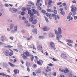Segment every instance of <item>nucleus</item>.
I'll list each match as a JSON object with an SVG mask.
<instances>
[{"mask_svg": "<svg viewBox=\"0 0 77 77\" xmlns=\"http://www.w3.org/2000/svg\"><path fill=\"white\" fill-rule=\"evenodd\" d=\"M58 31L56 29L54 30L55 34L57 35V39L58 41V42L63 44V42L60 41L61 39V38L62 37V35H61V34H62V29H61V28L60 27H59L58 28Z\"/></svg>", "mask_w": 77, "mask_h": 77, "instance_id": "1", "label": "nucleus"}, {"mask_svg": "<svg viewBox=\"0 0 77 77\" xmlns=\"http://www.w3.org/2000/svg\"><path fill=\"white\" fill-rule=\"evenodd\" d=\"M50 44L52 48L53 49V50H56V48H55V45L54 42H50Z\"/></svg>", "mask_w": 77, "mask_h": 77, "instance_id": "2", "label": "nucleus"}, {"mask_svg": "<svg viewBox=\"0 0 77 77\" xmlns=\"http://www.w3.org/2000/svg\"><path fill=\"white\" fill-rule=\"evenodd\" d=\"M61 57L63 59H66L67 58V56L64 53H62L61 55Z\"/></svg>", "mask_w": 77, "mask_h": 77, "instance_id": "3", "label": "nucleus"}, {"mask_svg": "<svg viewBox=\"0 0 77 77\" xmlns=\"http://www.w3.org/2000/svg\"><path fill=\"white\" fill-rule=\"evenodd\" d=\"M3 65L5 68L7 69L8 68V64L6 63H4L3 64Z\"/></svg>", "mask_w": 77, "mask_h": 77, "instance_id": "4", "label": "nucleus"}, {"mask_svg": "<svg viewBox=\"0 0 77 77\" xmlns=\"http://www.w3.org/2000/svg\"><path fill=\"white\" fill-rule=\"evenodd\" d=\"M43 62L42 60H39V61H37V63L38 65H42V64H41V63H43Z\"/></svg>", "mask_w": 77, "mask_h": 77, "instance_id": "5", "label": "nucleus"}, {"mask_svg": "<svg viewBox=\"0 0 77 77\" xmlns=\"http://www.w3.org/2000/svg\"><path fill=\"white\" fill-rule=\"evenodd\" d=\"M9 53H10V52L8 50H7L5 51V55L6 56H9Z\"/></svg>", "mask_w": 77, "mask_h": 77, "instance_id": "6", "label": "nucleus"}, {"mask_svg": "<svg viewBox=\"0 0 77 77\" xmlns=\"http://www.w3.org/2000/svg\"><path fill=\"white\" fill-rule=\"evenodd\" d=\"M37 23H38V20L35 19L33 20V21H32V24L34 25L36 24Z\"/></svg>", "mask_w": 77, "mask_h": 77, "instance_id": "7", "label": "nucleus"}, {"mask_svg": "<svg viewBox=\"0 0 77 77\" xmlns=\"http://www.w3.org/2000/svg\"><path fill=\"white\" fill-rule=\"evenodd\" d=\"M32 11L33 14H36V13L37 12H38V10H35V9H32Z\"/></svg>", "mask_w": 77, "mask_h": 77, "instance_id": "8", "label": "nucleus"}, {"mask_svg": "<svg viewBox=\"0 0 77 77\" xmlns=\"http://www.w3.org/2000/svg\"><path fill=\"white\" fill-rule=\"evenodd\" d=\"M14 27V24L13 23H11L10 25V29L11 30L13 29Z\"/></svg>", "mask_w": 77, "mask_h": 77, "instance_id": "9", "label": "nucleus"}, {"mask_svg": "<svg viewBox=\"0 0 77 77\" xmlns=\"http://www.w3.org/2000/svg\"><path fill=\"white\" fill-rule=\"evenodd\" d=\"M17 32V31L15 29H13L11 31V34H13L14 33H16Z\"/></svg>", "mask_w": 77, "mask_h": 77, "instance_id": "10", "label": "nucleus"}, {"mask_svg": "<svg viewBox=\"0 0 77 77\" xmlns=\"http://www.w3.org/2000/svg\"><path fill=\"white\" fill-rule=\"evenodd\" d=\"M49 68H50V67L47 66V69L46 70V72H49V71H51V70Z\"/></svg>", "mask_w": 77, "mask_h": 77, "instance_id": "11", "label": "nucleus"}, {"mask_svg": "<svg viewBox=\"0 0 77 77\" xmlns=\"http://www.w3.org/2000/svg\"><path fill=\"white\" fill-rule=\"evenodd\" d=\"M25 53H26L25 54L26 56H27V57L29 56H31V55H30V54H29V52L28 51H26Z\"/></svg>", "mask_w": 77, "mask_h": 77, "instance_id": "12", "label": "nucleus"}, {"mask_svg": "<svg viewBox=\"0 0 77 77\" xmlns=\"http://www.w3.org/2000/svg\"><path fill=\"white\" fill-rule=\"evenodd\" d=\"M37 48L38 50L40 51V50H42V47L40 45Z\"/></svg>", "mask_w": 77, "mask_h": 77, "instance_id": "13", "label": "nucleus"}, {"mask_svg": "<svg viewBox=\"0 0 77 77\" xmlns=\"http://www.w3.org/2000/svg\"><path fill=\"white\" fill-rule=\"evenodd\" d=\"M56 16L55 14H52V17L54 20H56Z\"/></svg>", "mask_w": 77, "mask_h": 77, "instance_id": "14", "label": "nucleus"}, {"mask_svg": "<svg viewBox=\"0 0 77 77\" xmlns=\"http://www.w3.org/2000/svg\"><path fill=\"white\" fill-rule=\"evenodd\" d=\"M34 19V18L33 17H30V18L29 19V21L30 22V23H31V22H33V19Z\"/></svg>", "mask_w": 77, "mask_h": 77, "instance_id": "15", "label": "nucleus"}, {"mask_svg": "<svg viewBox=\"0 0 77 77\" xmlns=\"http://www.w3.org/2000/svg\"><path fill=\"white\" fill-rule=\"evenodd\" d=\"M8 64L10 65L11 66H12V67H15V65L14 64H13L11 63L10 62H8Z\"/></svg>", "mask_w": 77, "mask_h": 77, "instance_id": "16", "label": "nucleus"}, {"mask_svg": "<svg viewBox=\"0 0 77 77\" xmlns=\"http://www.w3.org/2000/svg\"><path fill=\"white\" fill-rule=\"evenodd\" d=\"M38 38L39 39H45V37L43 36H39Z\"/></svg>", "mask_w": 77, "mask_h": 77, "instance_id": "17", "label": "nucleus"}, {"mask_svg": "<svg viewBox=\"0 0 77 77\" xmlns=\"http://www.w3.org/2000/svg\"><path fill=\"white\" fill-rule=\"evenodd\" d=\"M26 66H27V67L30 66V63H29L28 62L26 61Z\"/></svg>", "mask_w": 77, "mask_h": 77, "instance_id": "18", "label": "nucleus"}, {"mask_svg": "<svg viewBox=\"0 0 77 77\" xmlns=\"http://www.w3.org/2000/svg\"><path fill=\"white\" fill-rule=\"evenodd\" d=\"M33 32L36 34H37V29H34L33 30Z\"/></svg>", "mask_w": 77, "mask_h": 77, "instance_id": "19", "label": "nucleus"}, {"mask_svg": "<svg viewBox=\"0 0 77 77\" xmlns=\"http://www.w3.org/2000/svg\"><path fill=\"white\" fill-rule=\"evenodd\" d=\"M49 36L50 37H53L54 36V35L53 33H49Z\"/></svg>", "mask_w": 77, "mask_h": 77, "instance_id": "20", "label": "nucleus"}, {"mask_svg": "<svg viewBox=\"0 0 77 77\" xmlns=\"http://www.w3.org/2000/svg\"><path fill=\"white\" fill-rule=\"evenodd\" d=\"M47 11L48 12H53V11L51 9H47Z\"/></svg>", "mask_w": 77, "mask_h": 77, "instance_id": "21", "label": "nucleus"}, {"mask_svg": "<svg viewBox=\"0 0 77 77\" xmlns=\"http://www.w3.org/2000/svg\"><path fill=\"white\" fill-rule=\"evenodd\" d=\"M1 40L2 42H4L5 41V38L3 36H2L1 38Z\"/></svg>", "mask_w": 77, "mask_h": 77, "instance_id": "22", "label": "nucleus"}, {"mask_svg": "<svg viewBox=\"0 0 77 77\" xmlns=\"http://www.w3.org/2000/svg\"><path fill=\"white\" fill-rule=\"evenodd\" d=\"M63 72L64 73H67V72H69V70L68 69L66 70L63 69Z\"/></svg>", "mask_w": 77, "mask_h": 77, "instance_id": "23", "label": "nucleus"}, {"mask_svg": "<svg viewBox=\"0 0 77 77\" xmlns=\"http://www.w3.org/2000/svg\"><path fill=\"white\" fill-rule=\"evenodd\" d=\"M33 59H34V56L33 55H32L31 56V61H33Z\"/></svg>", "mask_w": 77, "mask_h": 77, "instance_id": "24", "label": "nucleus"}, {"mask_svg": "<svg viewBox=\"0 0 77 77\" xmlns=\"http://www.w3.org/2000/svg\"><path fill=\"white\" fill-rule=\"evenodd\" d=\"M30 17H33V15H34V13L33 12H32L31 13L29 14Z\"/></svg>", "mask_w": 77, "mask_h": 77, "instance_id": "25", "label": "nucleus"}, {"mask_svg": "<svg viewBox=\"0 0 77 77\" xmlns=\"http://www.w3.org/2000/svg\"><path fill=\"white\" fill-rule=\"evenodd\" d=\"M56 20L57 19H59L60 20V16H59V15H56Z\"/></svg>", "mask_w": 77, "mask_h": 77, "instance_id": "26", "label": "nucleus"}, {"mask_svg": "<svg viewBox=\"0 0 77 77\" xmlns=\"http://www.w3.org/2000/svg\"><path fill=\"white\" fill-rule=\"evenodd\" d=\"M45 18L46 20V22H47V23H48V22H49V21L48 20V18H47V17H45Z\"/></svg>", "mask_w": 77, "mask_h": 77, "instance_id": "27", "label": "nucleus"}, {"mask_svg": "<svg viewBox=\"0 0 77 77\" xmlns=\"http://www.w3.org/2000/svg\"><path fill=\"white\" fill-rule=\"evenodd\" d=\"M43 31H47V27L45 26L43 28Z\"/></svg>", "mask_w": 77, "mask_h": 77, "instance_id": "28", "label": "nucleus"}, {"mask_svg": "<svg viewBox=\"0 0 77 77\" xmlns=\"http://www.w3.org/2000/svg\"><path fill=\"white\" fill-rule=\"evenodd\" d=\"M23 57L24 59H27V57L25 55H23Z\"/></svg>", "mask_w": 77, "mask_h": 77, "instance_id": "29", "label": "nucleus"}, {"mask_svg": "<svg viewBox=\"0 0 77 77\" xmlns=\"http://www.w3.org/2000/svg\"><path fill=\"white\" fill-rule=\"evenodd\" d=\"M40 0H37V2L36 3V5L37 6H39V3Z\"/></svg>", "mask_w": 77, "mask_h": 77, "instance_id": "30", "label": "nucleus"}, {"mask_svg": "<svg viewBox=\"0 0 77 77\" xmlns=\"http://www.w3.org/2000/svg\"><path fill=\"white\" fill-rule=\"evenodd\" d=\"M22 10L23 11H26V8H22Z\"/></svg>", "mask_w": 77, "mask_h": 77, "instance_id": "31", "label": "nucleus"}, {"mask_svg": "<svg viewBox=\"0 0 77 77\" xmlns=\"http://www.w3.org/2000/svg\"><path fill=\"white\" fill-rule=\"evenodd\" d=\"M14 29L16 30L17 31V25H16L14 26Z\"/></svg>", "mask_w": 77, "mask_h": 77, "instance_id": "32", "label": "nucleus"}, {"mask_svg": "<svg viewBox=\"0 0 77 77\" xmlns=\"http://www.w3.org/2000/svg\"><path fill=\"white\" fill-rule=\"evenodd\" d=\"M25 14V12L24 11H22L21 12V15H24Z\"/></svg>", "mask_w": 77, "mask_h": 77, "instance_id": "33", "label": "nucleus"}, {"mask_svg": "<svg viewBox=\"0 0 77 77\" xmlns=\"http://www.w3.org/2000/svg\"><path fill=\"white\" fill-rule=\"evenodd\" d=\"M51 3H52V1L50 0L48 2V4L49 5H51Z\"/></svg>", "mask_w": 77, "mask_h": 77, "instance_id": "34", "label": "nucleus"}, {"mask_svg": "<svg viewBox=\"0 0 77 77\" xmlns=\"http://www.w3.org/2000/svg\"><path fill=\"white\" fill-rule=\"evenodd\" d=\"M12 9L13 11H14V12H17V9L15 8H13Z\"/></svg>", "mask_w": 77, "mask_h": 77, "instance_id": "35", "label": "nucleus"}, {"mask_svg": "<svg viewBox=\"0 0 77 77\" xmlns=\"http://www.w3.org/2000/svg\"><path fill=\"white\" fill-rule=\"evenodd\" d=\"M28 3L29 4H31L32 5L35 6V5H34V4H33V3L32 2H28Z\"/></svg>", "mask_w": 77, "mask_h": 77, "instance_id": "36", "label": "nucleus"}, {"mask_svg": "<svg viewBox=\"0 0 77 77\" xmlns=\"http://www.w3.org/2000/svg\"><path fill=\"white\" fill-rule=\"evenodd\" d=\"M36 14H37V16H39L40 15V13L38 11H37Z\"/></svg>", "mask_w": 77, "mask_h": 77, "instance_id": "37", "label": "nucleus"}, {"mask_svg": "<svg viewBox=\"0 0 77 77\" xmlns=\"http://www.w3.org/2000/svg\"><path fill=\"white\" fill-rule=\"evenodd\" d=\"M60 14H61V15H65V12L61 11L60 12Z\"/></svg>", "mask_w": 77, "mask_h": 77, "instance_id": "38", "label": "nucleus"}, {"mask_svg": "<svg viewBox=\"0 0 77 77\" xmlns=\"http://www.w3.org/2000/svg\"><path fill=\"white\" fill-rule=\"evenodd\" d=\"M13 54H14V53H13V52H10V53L9 54V57H10V56H12V55H13Z\"/></svg>", "mask_w": 77, "mask_h": 77, "instance_id": "39", "label": "nucleus"}, {"mask_svg": "<svg viewBox=\"0 0 77 77\" xmlns=\"http://www.w3.org/2000/svg\"><path fill=\"white\" fill-rule=\"evenodd\" d=\"M42 13H43V14H45V13H46V11H45V10H42Z\"/></svg>", "mask_w": 77, "mask_h": 77, "instance_id": "40", "label": "nucleus"}, {"mask_svg": "<svg viewBox=\"0 0 77 77\" xmlns=\"http://www.w3.org/2000/svg\"><path fill=\"white\" fill-rule=\"evenodd\" d=\"M67 45H68L69 46V47H72V45L69 43H67Z\"/></svg>", "mask_w": 77, "mask_h": 77, "instance_id": "41", "label": "nucleus"}, {"mask_svg": "<svg viewBox=\"0 0 77 77\" xmlns=\"http://www.w3.org/2000/svg\"><path fill=\"white\" fill-rule=\"evenodd\" d=\"M26 26H27L28 27H30L31 26V24H30V23H28L26 25Z\"/></svg>", "mask_w": 77, "mask_h": 77, "instance_id": "42", "label": "nucleus"}, {"mask_svg": "<svg viewBox=\"0 0 77 77\" xmlns=\"http://www.w3.org/2000/svg\"><path fill=\"white\" fill-rule=\"evenodd\" d=\"M45 76H49L48 75H50V74H51V72H50L48 74V75H47V73H45Z\"/></svg>", "mask_w": 77, "mask_h": 77, "instance_id": "43", "label": "nucleus"}, {"mask_svg": "<svg viewBox=\"0 0 77 77\" xmlns=\"http://www.w3.org/2000/svg\"><path fill=\"white\" fill-rule=\"evenodd\" d=\"M71 11L73 12H74L75 11V10L74 8H72V9L71 10Z\"/></svg>", "mask_w": 77, "mask_h": 77, "instance_id": "44", "label": "nucleus"}, {"mask_svg": "<svg viewBox=\"0 0 77 77\" xmlns=\"http://www.w3.org/2000/svg\"><path fill=\"white\" fill-rule=\"evenodd\" d=\"M32 13V11L31 10H29L28 11V14L29 15Z\"/></svg>", "mask_w": 77, "mask_h": 77, "instance_id": "45", "label": "nucleus"}, {"mask_svg": "<svg viewBox=\"0 0 77 77\" xmlns=\"http://www.w3.org/2000/svg\"><path fill=\"white\" fill-rule=\"evenodd\" d=\"M48 17H49V18L50 19H52V18H53L52 17V15H51V14H49V15Z\"/></svg>", "mask_w": 77, "mask_h": 77, "instance_id": "46", "label": "nucleus"}, {"mask_svg": "<svg viewBox=\"0 0 77 77\" xmlns=\"http://www.w3.org/2000/svg\"><path fill=\"white\" fill-rule=\"evenodd\" d=\"M57 74L56 72H54L53 74V75H54V76H56V75Z\"/></svg>", "mask_w": 77, "mask_h": 77, "instance_id": "47", "label": "nucleus"}, {"mask_svg": "<svg viewBox=\"0 0 77 77\" xmlns=\"http://www.w3.org/2000/svg\"><path fill=\"white\" fill-rule=\"evenodd\" d=\"M68 42H69V43H71V42H72V41H71V39H68L67 41Z\"/></svg>", "mask_w": 77, "mask_h": 77, "instance_id": "48", "label": "nucleus"}, {"mask_svg": "<svg viewBox=\"0 0 77 77\" xmlns=\"http://www.w3.org/2000/svg\"><path fill=\"white\" fill-rule=\"evenodd\" d=\"M38 10H41L42 9V8H41V7H40V6H38Z\"/></svg>", "mask_w": 77, "mask_h": 77, "instance_id": "49", "label": "nucleus"}, {"mask_svg": "<svg viewBox=\"0 0 77 77\" xmlns=\"http://www.w3.org/2000/svg\"><path fill=\"white\" fill-rule=\"evenodd\" d=\"M22 20H26V18H25V17H22Z\"/></svg>", "mask_w": 77, "mask_h": 77, "instance_id": "50", "label": "nucleus"}, {"mask_svg": "<svg viewBox=\"0 0 77 77\" xmlns=\"http://www.w3.org/2000/svg\"><path fill=\"white\" fill-rule=\"evenodd\" d=\"M27 69L28 71V72H30V68H29V67H27Z\"/></svg>", "mask_w": 77, "mask_h": 77, "instance_id": "51", "label": "nucleus"}, {"mask_svg": "<svg viewBox=\"0 0 77 77\" xmlns=\"http://www.w3.org/2000/svg\"><path fill=\"white\" fill-rule=\"evenodd\" d=\"M41 71L40 70V69H38V70L37 72L38 73V74H39V73H41Z\"/></svg>", "mask_w": 77, "mask_h": 77, "instance_id": "52", "label": "nucleus"}, {"mask_svg": "<svg viewBox=\"0 0 77 77\" xmlns=\"http://www.w3.org/2000/svg\"><path fill=\"white\" fill-rule=\"evenodd\" d=\"M5 6H6V7H9V5L8 4H5Z\"/></svg>", "mask_w": 77, "mask_h": 77, "instance_id": "53", "label": "nucleus"}, {"mask_svg": "<svg viewBox=\"0 0 77 77\" xmlns=\"http://www.w3.org/2000/svg\"><path fill=\"white\" fill-rule=\"evenodd\" d=\"M54 14H57V11L56 10H54Z\"/></svg>", "mask_w": 77, "mask_h": 77, "instance_id": "54", "label": "nucleus"}, {"mask_svg": "<svg viewBox=\"0 0 77 77\" xmlns=\"http://www.w3.org/2000/svg\"><path fill=\"white\" fill-rule=\"evenodd\" d=\"M25 23H26V24L29 23V22L27 20H25L24 21Z\"/></svg>", "mask_w": 77, "mask_h": 77, "instance_id": "55", "label": "nucleus"}, {"mask_svg": "<svg viewBox=\"0 0 77 77\" xmlns=\"http://www.w3.org/2000/svg\"><path fill=\"white\" fill-rule=\"evenodd\" d=\"M7 21L8 22H10V23H12V22L13 21V20H8Z\"/></svg>", "mask_w": 77, "mask_h": 77, "instance_id": "56", "label": "nucleus"}, {"mask_svg": "<svg viewBox=\"0 0 77 77\" xmlns=\"http://www.w3.org/2000/svg\"><path fill=\"white\" fill-rule=\"evenodd\" d=\"M59 71L60 72H63V69H59Z\"/></svg>", "mask_w": 77, "mask_h": 77, "instance_id": "57", "label": "nucleus"}, {"mask_svg": "<svg viewBox=\"0 0 77 77\" xmlns=\"http://www.w3.org/2000/svg\"><path fill=\"white\" fill-rule=\"evenodd\" d=\"M14 72L16 74H17V70H14Z\"/></svg>", "mask_w": 77, "mask_h": 77, "instance_id": "58", "label": "nucleus"}, {"mask_svg": "<svg viewBox=\"0 0 77 77\" xmlns=\"http://www.w3.org/2000/svg\"><path fill=\"white\" fill-rule=\"evenodd\" d=\"M70 18H71V16L68 15L67 17V19H69Z\"/></svg>", "mask_w": 77, "mask_h": 77, "instance_id": "59", "label": "nucleus"}, {"mask_svg": "<svg viewBox=\"0 0 77 77\" xmlns=\"http://www.w3.org/2000/svg\"><path fill=\"white\" fill-rule=\"evenodd\" d=\"M48 65L50 66H52L53 64H52L51 63H50V64H48Z\"/></svg>", "mask_w": 77, "mask_h": 77, "instance_id": "60", "label": "nucleus"}, {"mask_svg": "<svg viewBox=\"0 0 77 77\" xmlns=\"http://www.w3.org/2000/svg\"><path fill=\"white\" fill-rule=\"evenodd\" d=\"M63 5L64 6H66V4L65 3H63Z\"/></svg>", "mask_w": 77, "mask_h": 77, "instance_id": "61", "label": "nucleus"}, {"mask_svg": "<svg viewBox=\"0 0 77 77\" xmlns=\"http://www.w3.org/2000/svg\"><path fill=\"white\" fill-rule=\"evenodd\" d=\"M74 20H77V16H74Z\"/></svg>", "mask_w": 77, "mask_h": 77, "instance_id": "62", "label": "nucleus"}, {"mask_svg": "<svg viewBox=\"0 0 77 77\" xmlns=\"http://www.w3.org/2000/svg\"><path fill=\"white\" fill-rule=\"evenodd\" d=\"M69 75L70 77H72V74H71V73L69 74Z\"/></svg>", "mask_w": 77, "mask_h": 77, "instance_id": "63", "label": "nucleus"}, {"mask_svg": "<svg viewBox=\"0 0 77 77\" xmlns=\"http://www.w3.org/2000/svg\"><path fill=\"white\" fill-rule=\"evenodd\" d=\"M59 77H65V76L63 75H60V77L59 76Z\"/></svg>", "mask_w": 77, "mask_h": 77, "instance_id": "64", "label": "nucleus"}]
</instances>
